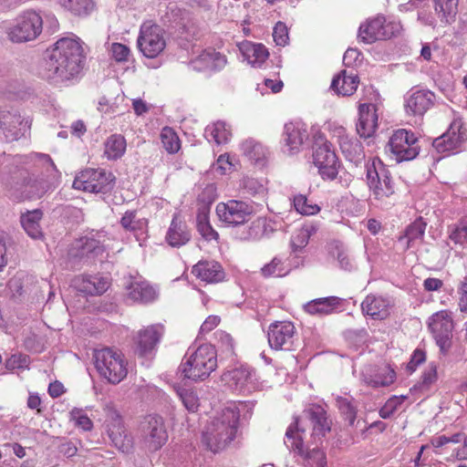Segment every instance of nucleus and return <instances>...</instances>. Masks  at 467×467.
<instances>
[{"label": "nucleus", "mask_w": 467, "mask_h": 467, "mask_svg": "<svg viewBox=\"0 0 467 467\" xmlns=\"http://www.w3.org/2000/svg\"><path fill=\"white\" fill-rule=\"evenodd\" d=\"M82 42L76 36L58 39L45 61L42 76L55 82H65L78 78L85 63Z\"/></svg>", "instance_id": "obj_1"}, {"label": "nucleus", "mask_w": 467, "mask_h": 467, "mask_svg": "<svg viewBox=\"0 0 467 467\" xmlns=\"http://www.w3.org/2000/svg\"><path fill=\"white\" fill-rule=\"evenodd\" d=\"M240 410L235 402L217 411L202 432V442L213 452L225 449L235 438Z\"/></svg>", "instance_id": "obj_2"}, {"label": "nucleus", "mask_w": 467, "mask_h": 467, "mask_svg": "<svg viewBox=\"0 0 467 467\" xmlns=\"http://www.w3.org/2000/svg\"><path fill=\"white\" fill-rule=\"evenodd\" d=\"M217 368V351L213 345L203 344L193 351L189 349L180 369L184 378L203 380Z\"/></svg>", "instance_id": "obj_3"}, {"label": "nucleus", "mask_w": 467, "mask_h": 467, "mask_svg": "<svg viewBox=\"0 0 467 467\" xmlns=\"http://www.w3.org/2000/svg\"><path fill=\"white\" fill-rule=\"evenodd\" d=\"M367 184L371 196L380 203L387 202L395 192L389 171L379 159H373L366 165Z\"/></svg>", "instance_id": "obj_4"}, {"label": "nucleus", "mask_w": 467, "mask_h": 467, "mask_svg": "<svg viewBox=\"0 0 467 467\" xmlns=\"http://www.w3.org/2000/svg\"><path fill=\"white\" fill-rule=\"evenodd\" d=\"M95 366L100 376L112 384L122 381L128 374V363L124 356L111 348L97 350Z\"/></svg>", "instance_id": "obj_5"}, {"label": "nucleus", "mask_w": 467, "mask_h": 467, "mask_svg": "<svg viewBox=\"0 0 467 467\" xmlns=\"http://www.w3.org/2000/svg\"><path fill=\"white\" fill-rule=\"evenodd\" d=\"M25 163L32 164L33 175H41L39 181L28 179L25 182L26 187L29 188V198H40L47 191L46 180L56 175L57 167L49 155L36 152L26 156Z\"/></svg>", "instance_id": "obj_6"}, {"label": "nucleus", "mask_w": 467, "mask_h": 467, "mask_svg": "<svg viewBox=\"0 0 467 467\" xmlns=\"http://www.w3.org/2000/svg\"><path fill=\"white\" fill-rule=\"evenodd\" d=\"M303 434L304 431L299 430L298 421L296 420L285 432V444L303 458L304 467H327V458L323 451L317 447L312 450H305Z\"/></svg>", "instance_id": "obj_7"}, {"label": "nucleus", "mask_w": 467, "mask_h": 467, "mask_svg": "<svg viewBox=\"0 0 467 467\" xmlns=\"http://www.w3.org/2000/svg\"><path fill=\"white\" fill-rule=\"evenodd\" d=\"M401 30L398 22H387L383 16L368 18L358 27V38L365 44L386 40L397 36Z\"/></svg>", "instance_id": "obj_8"}, {"label": "nucleus", "mask_w": 467, "mask_h": 467, "mask_svg": "<svg viewBox=\"0 0 467 467\" xmlns=\"http://www.w3.org/2000/svg\"><path fill=\"white\" fill-rule=\"evenodd\" d=\"M418 142V138L413 132L401 129L391 135L385 150L396 162L411 161L419 155Z\"/></svg>", "instance_id": "obj_9"}, {"label": "nucleus", "mask_w": 467, "mask_h": 467, "mask_svg": "<svg viewBox=\"0 0 467 467\" xmlns=\"http://www.w3.org/2000/svg\"><path fill=\"white\" fill-rule=\"evenodd\" d=\"M140 441L150 451L160 450L168 441V432L164 420L157 414L144 418L140 427Z\"/></svg>", "instance_id": "obj_10"}, {"label": "nucleus", "mask_w": 467, "mask_h": 467, "mask_svg": "<svg viewBox=\"0 0 467 467\" xmlns=\"http://www.w3.org/2000/svg\"><path fill=\"white\" fill-rule=\"evenodd\" d=\"M42 29V17L34 11H26L20 15L8 28V36L12 42H27L36 39Z\"/></svg>", "instance_id": "obj_11"}, {"label": "nucleus", "mask_w": 467, "mask_h": 467, "mask_svg": "<svg viewBox=\"0 0 467 467\" xmlns=\"http://www.w3.org/2000/svg\"><path fill=\"white\" fill-rule=\"evenodd\" d=\"M137 44L143 56L157 57L166 47L165 32L160 26L145 22L140 26Z\"/></svg>", "instance_id": "obj_12"}, {"label": "nucleus", "mask_w": 467, "mask_h": 467, "mask_svg": "<svg viewBox=\"0 0 467 467\" xmlns=\"http://www.w3.org/2000/svg\"><path fill=\"white\" fill-rule=\"evenodd\" d=\"M253 213V205L240 200H229L216 205V214L219 220L227 226H238L247 223Z\"/></svg>", "instance_id": "obj_13"}, {"label": "nucleus", "mask_w": 467, "mask_h": 467, "mask_svg": "<svg viewBox=\"0 0 467 467\" xmlns=\"http://www.w3.org/2000/svg\"><path fill=\"white\" fill-rule=\"evenodd\" d=\"M109 240L106 232L92 230L77 239L71 245L68 254L71 257L98 256L105 250Z\"/></svg>", "instance_id": "obj_14"}, {"label": "nucleus", "mask_w": 467, "mask_h": 467, "mask_svg": "<svg viewBox=\"0 0 467 467\" xmlns=\"http://www.w3.org/2000/svg\"><path fill=\"white\" fill-rule=\"evenodd\" d=\"M113 177L104 170H86L80 172L73 182V187L88 192H105L111 188Z\"/></svg>", "instance_id": "obj_15"}, {"label": "nucleus", "mask_w": 467, "mask_h": 467, "mask_svg": "<svg viewBox=\"0 0 467 467\" xmlns=\"http://www.w3.org/2000/svg\"><path fill=\"white\" fill-rule=\"evenodd\" d=\"M429 328L433 335L441 352L443 354L446 353L451 347L453 329L451 312L448 310H441L433 314L430 317Z\"/></svg>", "instance_id": "obj_16"}, {"label": "nucleus", "mask_w": 467, "mask_h": 467, "mask_svg": "<svg viewBox=\"0 0 467 467\" xmlns=\"http://www.w3.org/2000/svg\"><path fill=\"white\" fill-rule=\"evenodd\" d=\"M296 327L290 321H275L268 327L267 338L271 348L290 350L294 345Z\"/></svg>", "instance_id": "obj_17"}, {"label": "nucleus", "mask_w": 467, "mask_h": 467, "mask_svg": "<svg viewBox=\"0 0 467 467\" xmlns=\"http://www.w3.org/2000/svg\"><path fill=\"white\" fill-rule=\"evenodd\" d=\"M314 164L324 180L336 179L338 172V161L331 143L325 141L319 145L313 155Z\"/></svg>", "instance_id": "obj_18"}, {"label": "nucleus", "mask_w": 467, "mask_h": 467, "mask_svg": "<svg viewBox=\"0 0 467 467\" xmlns=\"http://www.w3.org/2000/svg\"><path fill=\"white\" fill-rule=\"evenodd\" d=\"M222 381L234 392L249 394L256 389L252 371L245 367L226 370L222 375Z\"/></svg>", "instance_id": "obj_19"}, {"label": "nucleus", "mask_w": 467, "mask_h": 467, "mask_svg": "<svg viewBox=\"0 0 467 467\" xmlns=\"http://www.w3.org/2000/svg\"><path fill=\"white\" fill-rule=\"evenodd\" d=\"M331 133L332 139L339 145L347 160L358 164L364 159L362 144L357 139L349 136L345 128L335 126L331 129Z\"/></svg>", "instance_id": "obj_20"}, {"label": "nucleus", "mask_w": 467, "mask_h": 467, "mask_svg": "<svg viewBox=\"0 0 467 467\" xmlns=\"http://www.w3.org/2000/svg\"><path fill=\"white\" fill-rule=\"evenodd\" d=\"M466 140V129L460 121H454L444 134L434 140L433 146L439 152L451 154L457 151Z\"/></svg>", "instance_id": "obj_21"}, {"label": "nucleus", "mask_w": 467, "mask_h": 467, "mask_svg": "<svg viewBox=\"0 0 467 467\" xmlns=\"http://www.w3.org/2000/svg\"><path fill=\"white\" fill-rule=\"evenodd\" d=\"M434 93L427 89L411 88L404 97L406 113L412 116H422L432 105Z\"/></svg>", "instance_id": "obj_22"}, {"label": "nucleus", "mask_w": 467, "mask_h": 467, "mask_svg": "<svg viewBox=\"0 0 467 467\" xmlns=\"http://www.w3.org/2000/svg\"><path fill=\"white\" fill-rule=\"evenodd\" d=\"M107 431L113 445L122 452L129 453L133 448V439L126 431L121 418L112 412L107 420Z\"/></svg>", "instance_id": "obj_23"}, {"label": "nucleus", "mask_w": 467, "mask_h": 467, "mask_svg": "<svg viewBox=\"0 0 467 467\" xmlns=\"http://www.w3.org/2000/svg\"><path fill=\"white\" fill-rule=\"evenodd\" d=\"M158 296V290L145 280H132L126 286L125 300L128 304L147 305Z\"/></svg>", "instance_id": "obj_24"}, {"label": "nucleus", "mask_w": 467, "mask_h": 467, "mask_svg": "<svg viewBox=\"0 0 467 467\" xmlns=\"http://www.w3.org/2000/svg\"><path fill=\"white\" fill-rule=\"evenodd\" d=\"M29 127V120L23 119L16 109H0V129L6 138L17 139Z\"/></svg>", "instance_id": "obj_25"}, {"label": "nucleus", "mask_w": 467, "mask_h": 467, "mask_svg": "<svg viewBox=\"0 0 467 467\" xmlns=\"http://www.w3.org/2000/svg\"><path fill=\"white\" fill-rule=\"evenodd\" d=\"M377 111L378 108L373 103H363L359 105L356 130L361 138H371L375 134L379 120Z\"/></svg>", "instance_id": "obj_26"}, {"label": "nucleus", "mask_w": 467, "mask_h": 467, "mask_svg": "<svg viewBox=\"0 0 467 467\" xmlns=\"http://www.w3.org/2000/svg\"><path fill=\"white\" fill-rule=\"evenodd\" d=\"M164 333L161 324L149 326L138 333V351L141 356L150 355L160 343Z\"/></svg>", "instance_id": "obj_27"}, {"label": "nucleus", "mask_w": 467, "mask_h": 467, "mask_svg": "<svg viewBox=\"0 0 467 467\" xmlns=\"http://www.w3.org/2000/svg\"><path fill=\"white\" fill-rule=\"evenodd\" d=\"M308 138L305 124L289 122L284 127L283 141L289 154L297 152Z\"/></svg>", "instance_id": "obj_28"}, {"label": "nucleus", "mask_w": 467, "mask_h": 467, "mask_svg": "<svg viewBox=\"0 0 467 467\" xmlns=\"http://www.w3.org/2000/svg\"><path fill=\"white\" fill-rule=\"evenodd\" d=\"M317 226L312 223H305L299 229H296L291 236L290 246L291 253L296 258L294 263L295 266H298L302 263V254L308 244L309 238L317 232Z\"/></svg>", "instance_id": "obj_29"}, {"label": "nucleus", "mask_w": 467, "mask_h": 467, "mask_svg": "<svg viewBox=\"0 0 467 467\" xmlns=\"http://www.w3.org/2000/svg\"><path fill=\"white\" fill-rule=\"evenodd\" d=\"M72 284L78 291L88 296L101 295L107 291L109 285L107 278L99 275L77 276Z\"/></svg>", "instance_id": "obj_30"}, {"label": "nucleus", "mask_w": 467, "mask_h": 467, "mask_svg": "<svg viewBox=\"0 0 467 467\" xmlns=\"http://www.w3.org/2000/svg\"><path fill=\"white\" fill-rule=\"evenodd\" d=\"M227 63L226 57L214 49L203 50L195 58L192 59L191 65L197 71L220 70Z\"/></svg>", "instance_id": "obj_31"}, {"label": "nucleus", "mask_w": 467, "mask_h": 467, "mask_svg": "<svg viewBox=\"0 0 467 467\" xmlns=\"http://www.w3.org/2000/svg\"><path fill=\"white\" fill-rule=\"evenodd\" d=\"M238 48L244 60L254 67H260L269 56L267 48L260 43L244 40L238 44Z\"/></svg>", "instance_id": "obj_32"}, {"label": "nucleus", "mask_w": 467, "mask_h": 467, "mask_svg": "<svg viewBox=\"0 0 467 467\" xmlns=\"http://www.w3.org/2000/svg\"><path fill=\"white\" fill-rule=\"evenodd\" d=\"M192 273L206 283L221 282L225 275L221 265L215 261H200L192 267Z\"/></svg>", "instance_id": "obj_33"}, {"label": "nucleus", "mask_w": 467, "mask_h": 467, "mask_svg": "<svg viewBox=\"0 0 467 467\" xmlns=\"http://www.w3.org/2000/svg\"><path fill=\"white\" fill-rule=\"evenodd\" d=\"M165 238L169 245L172 247L182 246L190 241V231L179 214L173 215Z\"/></svg>", "instance_id": "obj_34"}, {"label": "nucleus", "mask_w": 467, "mask_h": 467, "mask_svg": "<svg viewBox=\"0 0 467 467\" xmlns=\"http://www.w3.org/2000/svg\"><path fill=\"white\" fill-rule=\"evenodd\" d=\"M364 314L374 319H385L389 315L390 301L383 296L368 295L361 304Z\"/></svg>", "instance_id": "obj_35"}, {"label": "nucleus", "mask_w": 467, "mask_h": 467, "mask_svg": "<svg viewBox=\"0 0 467 467\" xmlns=\"http://www.w3.org/2000/svg\"><path fill=\"white\" fill-rule=\"evenodd\" d=\"M341 299L337 296L321 297L311 300L304 305V310L309 315L326 316L335 312Z\"/></svg>", "instance_id": "obj_36"}, {"label": "nucleus", "mask_w": 467, "mask_h": 467, "mask_svg": "<svg viewBox=\"0 0 467 467\" xmlns=\"http://www.w3.org/2000/svg\"><path fill=\"white\" fill-rule=\"evenodd\" d=\"M240 149L243 154L254 164L263 166L266 160L267 150L254 139L244 140Z\"/></svg>", "instance_id": "obj_37"}, {"label": "nucleus", "mask_w": 467, "mask_h": 467, "mask_svg": "<svg viewBox=\"0 0 467 467\" xmlns=\"http://www.w3.org/2000/svg\"><path fill=\"white\" fill-rule=\"evenodd\" d=\"M204 136L208 141H214L217 145L225 144L232 137V129L226 122L218 120L205 128Z\"/></svg>", "instance_id": "obj_38"}, {"label": "nucleus", "mask_w": 467, "mask_h": 467, "mask_svg": "<svg viewBox=\"0 0 467 467\" xmlns=\"http://www.w3.org/2000/svg\"><path fill=\"white\" fill-rule=\"evenodd\" d=\"M358 78L355 75H347L346 70L336 76L331 83V88L342 96H350L358 88Z\"/></svg>", "instance_id": "obj_39"}, {"label": "nucleus", "mask_w": 467, "mask_h": 467, "mask_svg": "<svg viewBox=\"0 0 467 467\" xmlns=\"http://www.w3.org/2000/svg\"><path fill=\"white\" fill-rule=\"evenodd\" d=\"M43 213L39 209L27 211L20 216V223L26 233L33 239H37L42 236L40 228V220L42 219Z\"/></svg>", "instance_id": "obj_40"}, {"label": "nucleus", "mask_w": 467, "mask_h": 467, "mask_svg": "<svg viewBox=\"0 0 467 467\" xmlns=\"http://www.w3.org/2000/svg\"><path fill=\"white\" fill-rule=\"evenodd\" d=\"M127 148L125 138L120 134H112L104 142V155L108 160L120 159Z\"/></svg>", "instance_id": "obj_41"}, {"label": "nucleus", "mask_w": 467, "mask_h": 467, "mask_svg": "<svg viewBox=\"0 0 467 467\" xmlns=\"http://www.w3.org/2000/svg\"><path fill=\"white\" fill-rule=\"evenodd\" d=\"M396 373L389 366H384L379 369V372L372 375H368V372H363L361 379L368 385L373 388L381 386H389L394 382Z\"/></svg>", "instance_id": "obj_42"}, {"label": "nucleus", "mask_w": 467, "mask_h": 467, "mask_svg": "<svg viewBox=\"0 0 467 467\" xmlns=\"http://www.w3.org/2000/svg\"><path fill=\"white\" fill-rule=\"evenodd\" d=\"M308 413L313 424V434L317 437L325 436L330 431V422L324 409L320 406H313L309 409Z\"/></svg>", "instance_id": "obj_43"}, {"label": "nucleus", "mask_w": 467, "mask_h": 467, "mask_svg": "<svg viewBox=\"0 0 467 467\" xmlns=\"http://www.w3.org/2000/svg\"><path fill=\"white\" fill-rule=\"evenodd\" d=\"M459 0H434L435 12L442 23H451L458 10Z\"/></svg>", "instance_id": "obj_44"}, {"label": "nucleus", "mask_w": 467, "mask_h": 467, "mask_svg": "<svg viewBox=\"0 0 467 467\" xmlns=\"http://www.w3.org/2000/svg\"><path fill=\"white\" fill-rule=\"evenodd\" d=\"M197 230L206 241L218 240L219 234L209 222L208 208L202 207L197 214Z\"/></svg>", "instance_id": "obj_45"}, {"label": "nucleus", "mask_w": 467, "mask_h": 467, "mask_svg": "<svg viewBox=\"0 0 467 467\" xmlns=\"http://www.w3.org/2000/svg\"><path fill=\"white\" fill-rule=\"evenodd\" d=\"M65 9L78 16H87L94 8L92 0H57Z\"/></svg>", "instance_id": "obj_46"}, {"label": "nucleus", "mask_w": 467, "mask_h": 467, "mask_svg": "<svg viewBox=\"0 0 467 467\" xmlns=\"http://www.w3.org/2000/svg\"><path fill=\"white\" fill-rule=\"evenodd\" d=\"M240 186L245 194L254 198L263 199L266 194L265 183L254 178H244Z\"/></svg>", "instance_id": "obj_47"}, {"label": "nucleus", "mask_w": 467, "mask_h": 467, "mask_svg": "<svg viewBox=\"0 0 467 467\" xmlns=\"http://www.w3.org/2000/svg\"><path fill=\"white\" fill-rule=\"evenodd\" d=\"M175 389L185 409L189 412H196L200 406L197 393L193 389L182 387H178Z\"/></svg>", "instance_id": "obj_48"}, {"label": "nucleus", "mask_w": 467, "mask_h": 467, "mask_svg": "<svg viewBox=\"0 0 467 467\" xmlns=\"http://www.w3.org/2000/svg\"><path fill=\"white\" fill-rule=\"evenodd\" d=\"M161 140L167 152L173 154L181 149V141L177 133L170 127H164L161 132Z\"/></svg>", "instance_id": "obj_49"}, {"label": "nucleus", "mask_w": 467, "mask_h": 467, "mask_svg": "<svg viewBox=\"0 0 467 467\" xmlns=\"http://www.w3.org/2000/svg\"><path fill=\"white\" fill-rule=\"evenodd\" d=\"M265 277H281L290 272V267L285 265L280 258L275 257L269 264L261 268Z\"/></svg>", "instance_id": "obj_50"}, {"label": "nucleus", "mask_w": 467, "mask_h": 467, "mask_svg": "<svg viewBox=\"0 0 467 467\" xmlns=\"http://www.w3.org/2000/svg\"><path fill=\"white\" fill-rule=\"evenodd\" d=\"M293 204L296 211L303 215H314L320 211V207L304 194L294 196Z\"/></svg>", "instance_id": "obj_51"}, {"label": "nucleus", "mask_w": 467, "mask_h": 467, "mask_svg": "<svg viewBox=\"0 0 467 467\" xmlns=\"http://www.w3.org/2000/svg\"><path fill=\"white\" fill-rule=\"evenodd\" d=\"M215 337L218 350L226 358L233 357L234 355V341L231 335L220 330L215 333Z\"/></svg>", "instance_id": "obj_52"}, {"label": "nucleus", "mask_w": 467, "mask_h": 467, "mask_svg": "<svg viewBox=\"0 0 467 467\" xmlns=\"http://www.w3.org/2000/svg\"><path fill=\"white\" fill-rule=\"evenodd\" d=\"M426 223L421 220H416L410 225L408 226L404 237L400 238V241L406 239L407 246L410 247L412 244L423 237L425 233Z\"/></svg>", "instance_id": "obj_53"}, {"label": "nucleus", "mask_w": 467, "mask_h": 467, "mask_svg": "<svg viewBox=\"0 0 467 467\" xmlns=\"http://www.w3.org/2000/svg\"><path fill=\"white\" fill-rule=\"evenodd\" d=\"M120 224L127 231L136 232L143 229L146 225V221L144 219H138L136 212L128 211L121 217Z\"/></svg>", "instance_id": "obj_54"}, {"label": "nucleus", "mask_w": 467, "mask_h": 467, "mask_svg": "<svg viewBox=\"0 0 467 467\" xmlns=\"http://www.w3.org/2000/svg\"><path fill=\"white\" fill-rule=\"evenodd\" d=\"M69 420L74 422L75 426L85 431H90L93 428L91 420L82 409L74 408L71 410L69 412Z\"/></svg>", "instance_id": "obj_55"}, {"label": "nucleus", "mask_w": 467, "mask_h": 467, "mask_svg": "<svg viewBox=\"0 0 467 467\" xmlns=\"http://www.w3.org/2000/svg\"><path fill=\"white\" fill-rule=\"evenodd\" d=\"M437 368L438 366L435 362L431 361L428 364L421 375L420 388L422 389H429L432 385L436 383L438 380Z\"/></svg>", "instance_id": "obj_56"}, {"label": "nucleus", "mask_w": 467, "mask_h": 467, "mask_svg": "<svg viewBox=\"0 0 467 467\" xmlns=\"http://www.w3.org/2000/svg\"><path fill=\"white\" fill-rule=\"evenodd\" d=\"M336 403L338 410L345 416V419L350 425H353L356 420L357 411L351 401L348 398L338 396L336 398Z\"/></svg>", "instance_id": "obj_57"}, {"label": "nucleus", "mask_w": 467, "mask_h": 467, "mask_svg": "<svg viewBox=\"0 0 467 467\" xmlns=\"http://www.w3.org/2000/svg\"><path fill=\"white\" fill-rule=\"evenodd\" d=\"M110 57L118 63H124L130 60L131 51L130 47L121 43H112L109 47Z\"/></svg>", "instance_id": "obj_58"}, {"label": "nucleus", "mask_w": 467, "mask_h": 467, "mask_svg": "<svg viewBox=\"0 0 467 467\" xmlns=\"http://www.w3.org/2000/svg\"><path fill=\"white\" fill-rule=\"evenodd\" d=\"M450 239L455 244L467 246V218L462 219L451 232Z\"/></svg>", "instance_id": "obj_59"}, {"label": "nucleus", "mask_w": 467, "mask_h": 467, "mask_svg": "<svg viewBox=\"0 0 467 467\" xmlns=\"http://www.w3.org/2000/svg\"><path fill=\"white\" fill-rule=\"evenodd\" d=\"M274 41L277 46L285 47L288 43V28L283 22H277L273 31Z\"/></svg>", "instance_id": "obj_60"}, {"label": "nucleus", "mask_w": 467, "mask_h": 467, "mask_svg": "<svg viewBox=\"0 0 467 467\" xmlns=\"http://www.w3.org/2000/svg\"><path fill=\"white\" fill-rule=\"evenodd\" d=\"M29 358L24 354H14L5 361V368L9 370L28 368Z\"/></svg>", "instance_id": "obj_61"}, {"label": "nucleus", "mask_w": 467, "mask_h": 467, "mask_svg": "<svg viewBox=\"0 0 467 467\" xmlns=\"http://www.w3.org/2000/svg\"><path fill=\"white\" fill-rule=\"evenodd\" d=\"M217 198V189L213 183L206 185V187L200 193L198 199L200 202L206 205L213 203Z\"/></svg>", "instance_id": "obj_62"}, {"label": "nucleus", "mask_w": 467, "mask_h": 467, "mask_svg": "<svg viewBox=\"0 0 467 467\" xmlns=\"http://www.w3.org/2000/svg\"><path fill=\"white\" fill-rule=\"evenodd\" d=\"M337 259L339 263V265L342 269L350 271L354 268V264L347 252L342 248L337 247Z\"/></svg>", "instance_id": "obj_63"}, {"label": "nucleus", "mask_w": 467, "mask_h": 467, "mask_svg": "<svg viewBox=\"0 0 467 467\" xmlns=\"http://www.w3.org/2000/svg\"><path fill=\"white\" fill-rule=\"evenodd\" d=\"M459 295V308L461 312L467 313V277L461 283Z\"/></svg>", "instance_id": "obj_64"}]
</instances>
